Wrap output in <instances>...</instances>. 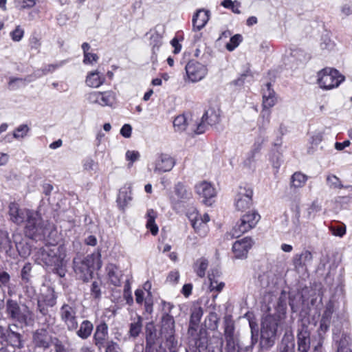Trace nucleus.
<instances>
[{"label": "nucleus", "instance_id": "f257e3e1", "mask_svg": "<svg viewBox=\"0 0 352 352\" xmlns=\"http://www.w3.org/2000/svg\"><path fill=\"white\" fill-rule=\"evenodd\" d=\"M10 220L17 224L25 223L24 232L30 239H42L45 235V225L41 214L28 208H20L17 204L9 205Z\"/></svg>", "mask_w": 352, "mask_h": 352}, {"label": "nucleus", "instance_id": "f03ea898", "mask_svg": "<svg viewBox=\"0 0 352 352\" xmlns=\"http://www.w3.org/2000/svg\"><path fill=\"white\" fill-rule=\"evenodd\" d=\"M100 257V254L98 252L88 255L83 259L74 258V269L77 278L83 282L89 281L92 278L94 270L102 267Z\"/></svg>", "mask_w": 352, "mask_h": 352}, {"label": "nucleus", "instance_id": "7ed1b4c3", "mask_svg": "<svg viewBox=\"0 0 352 352\" xmlns=\"http://www.w3.org/2000/svg\"><path fill=\"white\" fill-rule=\"evenodd\" d=\"M280 320V314H268L263 318L261 329V344L263 347L269 349L274 344Z\"/></svg>", "mask_w": 352, "mask_h": 352}, {"label": "nucleus", "instance_id": "20e7f679", "mask_svg": "<svg viewBox=\"0 0 352 352\" xmlns=\"http://www.w3.org/2000/svg\"><path fill=\"white\" fill-rule=\"evenodd\" d=\"M6 314L8 319L21 324H26L28 320L32 318V312L27 306L20 305L12 299H8L6 301Z\"/></svg>", "mask_w": 352, "mask_h": 352}, {"label": "nucleus", "instance_id": "39448f33", "mask_svg": "<svg viewBox=\"0 0 352 352\" xmlns=\"http://www.w3.org/2000/svg\"><path fill=\"white\" fill-rule=\"evenodd\" d=\"M318 82L323 89H332L338 87L344 80V77L333 68H324L318 74Z\"/></svg>", "mask_w": 352, "mask_h": 352}, {"label": "nucleus", "instance_id": "423d86ee", "mask_svg": "<svg viewBox=\"0 0 352 352\" xmlns=\"http://www.w3.org/2000/svg\"><path fill=\"white\" fill-rule=\"evenodd\" d=\"M260 215L255 211H249L243 214L232 230V236L239 237L256 226L260 220Z\"/></svg>", "mask_w": 352, "mask_h": 352}, {"label": "nucleus", "instance_id": "0eeeda50", "mask_svg": "<svg viewBox=\"0 0 352 352\" xmlns=\"http://www.w3.org/2000/svg\"><path fill=\"white\" fill-rule=\"evenodd\" d=\"M59 316L68 331L77 330V308L74 304H63L60 309Z\"/></svg>", "mask_w": 352, "mask_h": 352}, {"label": "nucleus", "instance_id": "6e6552de", "mask_svg": "<svg viewBox=\"0 0 352 352\" xmlns=\"http://www.w3.org/2000/svg\"><path fill=\"white\" fill-rule=\"evenodd\" d=\"M42 259L47 265L59 266L65 257L63 246H47L41 253Z\"/></svg>", "mask_w": 352, "mask_h": 352}, {"label": "nucleus", "instance_id": "1a4fd4ad", "mask_svg": "<svg viewBox=\"0 0 352 352\" xmlns=\"http://www.w3.org/2000/svg\"><path fill=\"white\" fill-rule=\"evenodd\" d=\"M185 70L186 76L191 82H197L201 80L208 74L207 67L194 60L188 62Z\"/></svg>", "mask_w": 352, "mask_h": 352}, {"label": "nucleus", "instance_id": "9d476101", "mask_svg": "<svg viewBox=\"0 0 352 352\" xmlns=\"http://www.w3.org/2000/svg\"><path fill=\"white\" fill-rule=\"evenodd\" d=\"M188 218L190 221L191 225L197 234L201 237H204L207 235L209 231L207 223L210 221L208 214H204L201 216L196 210H193L188 213Z\"/></svg>", "mask_w": 352, "mask_h": 352}, {"label": "nucleus", "instance_id": "9b49d317", "mask_svg": "<svg viewBox=\"0 0 352 352\" xmlns=\"http://www.w3.org/2000/svg\"><path fill=\"white\" fill-rule=\"evenodd\" d=\"M253 190L250 188H240L235 197L234 205L239 211L249 209L252 204Z\"/></svg>", "mask_w": 352, "mask_h": 352}, {"label": "nucleus", "instance_id": "f8f14e48", "mask_svg": "<svg viewBox=\"0 0 352 352\" xmlns=\"http://www.w3.org/2000/svg\"><path fill=\"white\" fill-rule=\"evenodd\" d=\"M90 103L98 104L100 106H112L116 102V94L112 91L91 92L87 97Z\"/></svg>", "mask_w": 352, "mask_h": 352}, {"label": "nucleus", "instance_id": "ddd939ff", "mask_svg": "<svg viewBox=\"0 0 352 352\" xmlns=\"http://www.w3.org/2000/svg\"><path fill=\"white\" fill-rule=\"evenodd\" d=\"M195 192L202 198L203 203L207 206H211L213 199L216 196L215 188L207 182H201L195 186Z\"/></svg>", "mask_w": 352, "mask_h": 352}, {"label": "nucleus", "instance_id": "4468645a", "mask_svg": "<svg viewBox=\"0 0 352 352\" xmlns=\"http://www.w3.org/2000/svg\"><path fill=\"white\" fill-rule=\"evenodd\" d=\"M154 172L162 173L170 171L175 165V159L167 153H159L154 162Z\"/></svg>", "mask_w": 352, "mask_h": 352}, {"label": "nucleus", "instance_id": "2eb2a0df", "mask_svg": "<svg viewBox=\"0 0 352 352\" xmlns=\"http://www.w3.org/2000/svg\"><path fill=\"white\" fill-rule=\"evenodd\" d=\"M253 244L252 239L250 237H245L236 241L232 245V252L236 258L243 259L247 257L249 250Z\"/></svg>", "mask_w": 352, "mask_h": 352}, {"label": "nucleus", "instance_id": "dca6fc26", "mask_svg": "<svg viewBox=\"0 0 352 352\" xmlns=\"http://www.w3.org/2000/svg\"><path fill=\"white\" fill-rule=\"evenodd\" d=\"M298 350L299 352H308L310 348V331L305 324H302L298 330Z\"/></svg>", "mask_w": 352, "mask_h": 352}, {"label": "nucleus", "instance_id": "f3484780", "mask_svg": "<svg viewBox=\"0 0 352 352\" xmlns=\"http://www.w3.org/2000/svg\"><path fill=\"white\" fill-rule=\"evenodd\" d=\"M53 342V338L45 329L36 330L33 334V342L36 347L48 349Z\"/></svg>", "mask_w": 352, "mask_h": 352}, {"label": "nucleus", "instance_id": "a211bd4d", "mask_svg": "<svg viewBox=\"0 0 352 352\" xmlns=\"http://www.w3.org/2000/svg\"><path fill=\"white\" fill-rule=\"evenodd\" d=\"M218 120L219 117L214 111H207L203 115L201 122L197 124L194 131L196 134H201L206 131L208 125H213Z\"/></svg>", "mask_w": 352, "mask_h": 352}, {"label": "nucleus", "instance_id": "6ab92c4d", "mask_svg": "<svg viewBox=\"0 0 352 352\" xmlns=\"http://www.w3.org/2000/svg\"><path fill=\"white\" fill-rule=\"evenodd\" d=\"M161 322V334L167 340H170L175 333V320L173 317L168 314H165L162 316Z\"/></svg>", "mask_w": 352, "mask_h": 352}, {"label": "nucleus", "instance_id": "aec40b11", "mask_svg": "<svg viewBox=\"0 0 352 352\" xmlns=\"http://www.w3.org/2000/svg\"><path fill=\"white\" fill-rule=\"evenodd\" d=\"M312 259L313 256L311 252L305 250L300 254H295L293 257L292 262L295 269L299 270L311 264Z\"/></svg>", "mask_w": 352, "mask_h": 352}, {"label": "nucleus", "instance_id": "412c9836", "mask_svg": "<svg viewBox=\"0 0 352 352\" xmlns=\"http://www.w3.org/2000/svg\"><path fill=\"white\" fill-rule=\"evenodd\" d=\"M108 336V327L105 322H101L97 325L94 335V342L98 349H101L104 344Z\"/></svg>", "mask_w": 352, "mask_h": 352}, {"label": "nucleus", "instance_id": "4be33fe9", "mask_svg": "<svg viewBox=\"0 0 352 352\" xmlns=\"http://www.w3.org/2000/svg\"><path fill=\"white\" fill-rule=\"evenodd\" d=\"M107 276L109 282L113 286L121 285L122 272L113 264H108L106 267Z\"/></svg>", "mask_w": 352, "mask_h": 352}, {"label": "nucleus", "instance_id": "5701e85b", "mask_svg": "<svg viewBox=\"0 0 352 352\" xmlns=\"http://www.w3.org/2000/svg\"><path fill=\"white\" fill-rule=\"evenodd\" d=\"M276 102V94L271 88V84L267 83L263 89V108L270 109L275 105Z\"/></svg>", "mask_w": 352, "mask_h": 352}, {"label": "nucleus", "instance_id": "b1692460", "mask_svg": "<svg viewBox=\"0 0 352 352\" xmlns=\"http://www.w3.org/2000/svg\"><path fill=\"white\" fill-rule=\"evenodd\" d=\"M209 20V11L199 10L192 17V26L195 30H201Z\"/></svg>", "mask_w": 352, "mask_h": 352}, {"label": "nucleus", "instance_id": "393cba45", "mask_svg": "<svg viewBox=\"0 0 352 352\" xmlns=\"http://www.w3.org/2000/svg\"><path fill=\"white\" fill-rule=\"evenodd\" d=\"M105 81V77L98 71L91 72L87 74L85 82L90 87L97 88Z\"/></svg>", "mask_w": 352, "mask_h": 352}, {"label": "nucleus", "instance_id": "a878e982", "mask_svg": "<svg viewBox=\"0 0 352 352\" xmlns=\"http://www.w3.org/2000/svg\"><path fill=\"white\" fill-rule=\"evenodd\" d=\"M157 214L153 209H148L146 214V227L150 230L153 236L157 235L158 233V226L155 223V219Z\"/></svg>", "mask_w": 352, "mask_h": 352}, {"label": "nucleus", "instance_id": "bb28decb", "mask_svg": "<svg viewBox=\"0 0 352 352\" xmlns=\"http://www.w3.org/2000/svg\"><path fill=\"white\" fill-rule=\"evenodd\" d=\"M294 337L292 333H286L279 346V352H294Z\"/></svg>", "mask_w": 352, "mask_h": 352}, {"label": "nucleus", "instance_id": "cd10ccee", "mask_svg": "<svg viewBox=\"0 0 352 352\" xmlns=\"http://www.w3.org/2000/svg\"><path fill=\"white\" fill-rule=\"evenodd\" d=\"M142 318L137 316L132 319L129 324V336L130 338H136L142 332Z\"/></svg>", "mask_w": 352, "mask_h": 352}, {"label": "nucleus", "instance_id": "c85d7f7f", "mask_svg": "<svg viewBox=\"0 0 352 352\" xmlns=\"http://www.w3.org/2000/svg\"><path fill=\"white\" fill-rule=\"evenodd\" d=\"M131 192L129 188H122L120 190L117 202L120 208L124 209L131 200Z\"/></svg>", "mask_w": 352, "mask_h": 352}, {"label": "nucleus", "instance_id": "c756f323", "mask_svg": "<svg viewBox=\"0 0 352 352\" xmlns=\"http://www.w3.org/2000/svg\"><path fill=\"white\" fill-rule=\"evenodd\" d=\"M93 329V324L86 320L82 322L79 329L76 331V334L82 339H87L91 336Z\"/></svg>", "mask_w": 352, "mask_h": 352}, {"label": "nucleus", "instance_id": "7c9ffc66", "mask_svg": "<svg viewBox=\"0 0 352 352\" xmlns=\"http://www.w3.org/2000/svg\"><path fill=\"white\" fill-rule=\"evenodd\" d=\"M7 340L10 343L8 346H13L14 349L15 348L21 349L23 347L21 336L18 333H16L12 330H9L7 334Z\"/></svg>", "mask_w": 352, "mask_h": 352}, {"label": "nucleus", "instance_id": "2f4dec72", "mask_svg": "<svg viewBox=\"0 0 352 352\" xmlns=\"http://www.w3.org/2000/svg\"><path fill=\"white\" fill-rule=\"evenodd\" d=\"M157 26L154 30L150 32V45L152 46L153 50H158L162 43V35L157 30Z\"/></svg>", "mask_w": 352, "mask_h": 352}, {"label": "nucleus", "instance_id": "473e14b6", "mask_svg": "<svg viewBox=\"0 0 352 352\" xmlns=\"http://www.w3.org/2000/svg\"><path fill=\"white\" fill-rule=\"evenodd\" d=\"M307 180V175L300 172H296L292 176L291 186L294 188H301L306 184Z\"/></svg>", "mask_w": 352, "mask_h": 352}, {"label": "nucleus", "instance_id": "72a5a7b5", "mask_svg": "<svg viewBox=\"0 0 352 352\" xmlns=\"http://www.w3.org/2000/svg\"><path fill=\"white\" fill-rule=\"evenodd\" d=\"M175 193L179 200L188 199L190 196V192L188 191L186 186L181 182H179L175 185Z\"/></svg>", "mask_w": 352, "mask_h": 352}, {"label": "nucleus", "instance_id": "f704fd0d", "mask_svg": "<svg viewBox=\"0 0 352 352\" xmlns=\"http://www.w3.org/2000/svg\"><path fill=\"white\" fill-rule=\"evenodd\" d=\"M208 266V262L206 258H201L195 263V272L198 276L203 278Z\"/></svg>", "mask_w": 352, "mask_h": 352}, {"label": "nucleus", "instance_id": "c9c22d12", "mask_svg": "<svg viewBox=\"0 0 352 352\" xmlns=\"http://www.w3.org/2000/svg\"><path fill=\"white\" fill-rule=\"evenodd\" d=\"M327 184L329 185V186L332 188H351L352 189L351 186H344L342 184L340 179L337 176H336L334 175H328L327 177Z\"/></svg>", "mask_w": 352, "mask_h": 352}, {"label": "nucleus", "instance_id": "e433bc0d", "mask_svg": "<svg viewBox=\"0 0 352 352\" xmlns=\"http://www.w3.org/2000/svg\"><path fill=\"white\" fill-rule=\"evenodd\" d=\"M156 338V333L154 324L148 323L146 326V343L154 344Z\"/></svg>", "mask_w": 352, "mask_h": 352}, {"label": "nucleus", "instance_id": "4c0bfd02", "mask_svg": "<svg viewBox=\"0 0 352 352\" xmlns=\"http://www.w3.org/2000/svg\"><path fill=\"white\" fill-rule=\"evenodd\" d=\"M101 285L102 282L100 280H94L91 285V296L95 299H100L101 298Z\"/></svg>", "mask_w": 352, "mask_h": 352}, {"label": "nucleus", "instance_id": "58836bf2", "mask_svg": "<svg viewBox=\"0 0 352 352\" xmlns=\"http://www.w3.org/2000/svg\"><path fill=\"white\" fill-rule=\"evenodd\" d=\"M173 126L176 131H182L185 130L187 126V120L185 116L179 115L177 116L173 121Z\"/></svg>", "mask_w": 352, "mask_h": 352}, {"label": "nucleus", "instance_id": "ea45409f", "mask_svg": "<svg viewBox=\"0 0 352 352\" xmlns=\"http://www.w3.org/2000/svg\"><path fill=\"white\" fill-rule=\"evenodd\" d=\"M203 315V310L201 307H195L192 309L190 315V324L197 325L199 322Z\"/></svg>", "mask_w": 352, "mask_h": 352}, {"label": "nucleus", "instance_id": "a19ab883", "mask_svg": "<svg viewBox=\"0 0 352 352\" xmlns=\"http://www.w3.org/2000/svg\"><path fill=\"white\" fill-rule=\"evenodd\" d=\"M243 38L241 34H235L230 38V41L226 44V49L230 52L233 51L236 47L239 46Z\"/></svg>", "mask_w": 352, "mask_h": 352}, {"label": "nucleus", "instance_id": "79ce46f5", "mask_svg": "<svg viewBox=\"0 0 352 352\" xmlns=\"http://www.w3.org/2000/svg\"><path fill=\"white\" fill-rule=\"evenodd\" d=\"M219 278H214L212 275H208V279L210 280V289L211 291H217L220 292L224 287L225 283L220 282L218 285H215V283L219 281Z\"/></svg>", "mask_w": 352, "mask_h": 352}, {"label": "nucleus", "instance_id": "37998d69", "mask_svg": "<svg viewBox=\"0 0 352 352\" xmlns=\"http://www.w3.org/2000/svg\"><path fill=\"white\" fill-rule=\"evenodd\" d=\"M24 35V30L21 26L18 25L10 32V36L14 41H20Z\"/></svg>", "mask_w": 352, "mask_h": 352}, {"label": "nucleus", "instance_id": "c03bdc74", "mask_svg": "<svg viewBox=\"0 0 352 352\" xmlns=\"http://www.w3.org/2000/svg\"><path fill=\"white\" fill-rule=\"evenodd\" d=\"M29 131V128L26 124L19 126L14 131L13 135L15 138H23L26 135Z\"/></svg>", "mask_w": 352, "mask_h": 352}, {"label": "nucleus", "instance_id": "a18cd8bd", "mask_svg": "<svg viewBox=\"0 0 352 352\" xmlns=\"http://www.w3.org/2000/svg\"><path fill=\"white\" fill-rule=\"evenodd\" d=\"M32 270V265L30 263H25L21 270V278L28 283L30 280V273Z\"/></svg>", "mask_w": 352, "mask_h": 352}, {"label": "nucleus", "instance_id": "49530a36", "mask_svg": "<svg viewBox=\"0 0 352 352\" xmlns=\"http://www.w3.org/2000/svg\"><path fill=\"white\" fill-rule=\"evenodd\" d=\"M16 3L21 9L30 8L35 6L34 0H16Z\"/></svg>", "mask_w": 352, "mask_h": 352}, {"label": "nucleus", "instance_id": "de8ad7c7", "mask_svg": "<svg viewBox=\"0 0 352 352\" xmlns=\"http://www.w3.org/2000/svg\"><path fill=\"white\" fill-rule=\"evenodd\" d=\"M140 157V153L138 151H127L126 153V159L128 161H130V166L132 165V164L137 161Z\"/></svg>", "mask_w": 352, "mask_h": 352}, {"label": "nucleus", "instance_id": "09e8293b", "mask_svg": "<svg viewBox=\"0 0 352 352\" xmlns=\"http://www.w3.org/2000/svg\"><path fill=\"white\" fill-rule=\"evenodd\" d=\"M120 351H121V349L120 347V345L117 342H116L113 340H111V341H109L107 342L105 352H120Z\"/></svg>", "mask_w": 352, "mask_h": 352}, {"label": "nucleus", "instance_id": "8fccbe9b", "mask_svg": "<svg viewBox=\"0 0 352 352\" xmlns=\"http://www.w3.org/2000/svg\"><path fill=\"white\" fill-rule=\"evenodd\" d=\"M98 60V56L96 54L88 53L84 54L83 63L85 64H93L94 63H96Z\"/></svg>", "mask_w": 352, "mask_h": 352}, {"label": "nucleus", "instance_id": "3c124183", "mask_svg": "<svg viewBox=\"0 0 352 352\" xmlns=\"http://www.w3.org/2000/svg\"><path fill=\"white\" fill-rule=\"evenodd\" d=\"M16 248L20 256L23 257H26L30 254V250L29 247L23 246L22 243H16Z\"/></svg>", "mask_w": 352, "mask_h": 352}, {"label": "nucleus", "instance_id": "603ef678", "mask_svg": "<svg viewBox=\"0 0 352 352\" xmlns=\"http://www.w3.org/2000/svg\"><path fill=\"white\" fill-rule=\"evenodd\" d=\"M52 344H54L55 352H66L65 346L58 338H53V342Z\"/></svg>", "mask_w": 352, "mask_h": 352}, {"label": "nucleus", "instance_id": "864d4df0", "mask_svg": "<svg viewBox=\"0 0 352 352\" xmlns=\"http://www.w3.org/2000/svg\"><path fill=\"white\" fill-rule=\"evenodd\" d=\"M332 234L340 237L343 236L346 234V228L344 226L331 227Z\"/></svg>", "mask_w": 352, "mask_h": 352}, {"label": "nucleus", "instance_id": "5fc2aeb1", "mask_svg": "<svg viewBox=\"0 0 352 352\" xmlns=\"http://www.w3.org/2000/svg\"><path fill=\"white\" fill-rule=\"evenodd\" d=\"M234 325L231 323H227L224 330L225 338H234Z\"/></svg>", "mask_w": 352, "mask_h": 352}, {"label": "nucleus", "instance_id": "6e6d98bb", "mask_svg": "<svg viewBox=\"0 0 352 352\" xmlns=\"http://www.w3.org/2000/svg\"><path fill=\"white\" fill-rule=\"evenodd\" d=\"M269 109H263L261 111V117L263 119V126L268 124L270 120V111L268 110Z\"/></svg>", "mask_w": 352, "mask_h": 352}, {"label": "nucleus", "instance_id": "4d7b16f0", "mask_svg": "<svg viewBox=\"0 0 352 352\" xmlns=\"http://www.w3.org/2000/svg\"><path fill=\"white\" fill-rule=\"evenodd\" d=\"M96 167L95 162L91 159L88 158L84 160L83 162V168L87 171H91L94 170Z\"/></svg>", "mask_w": 352, "mask_h": 352}, {"label": "nucleus", "instance_id": "13d9d810", "mask_svg": "<svg viewBox=\"0 0 352 352\" xmlns=\"http://www.w3.org/2000/svg\"><path fill=\"white\" fill-rule=\"evenodd\" d=\"M0 245L1 248L4 249L6 252L12 249V243L8 235H6L4 238L2 239V241H0Z\"/></svg>", "mask_w": 352, "mask_h": 352}, {"label": "nucleus", "instance_id": "bf43d9fd", "mask_svg": "<svg viewBox=\"0 0 352 352\" xmlns=\"http://www.w3.org/2000/svg\"><path fill=\"white\" fill-rule=\"evenodd\" d=\"M132 128L130 124H125L122 126L120 130V134L126 138H129L131 135Z\"/></svg>", "mask_w": 352, "mask_h": 352}, {"label": "nucleus", "instance_id": "052dcab7", "mask_svg": "<svg viewBox=\"0 0 352 352\" xmlns=\"http://www.w3.org/2000/svg\"><path fill=\"white\" fill-rule=\"evenodd\" d=\"M10 275L6 272H3L0 273V287H6L10 281Z\"/></svg>", "mask_w": 352, "mask_h": 352}, {"label": "nucleus", "instance_id": "680f3d73", "mask_svg": "<svg viewBox=\"0 0 352 352\" xmlns=\"http://www.w3.org/2000/svg\"><path fill=\"white\" fill-rule=\"evenodd\" d=\"M179 274L177 271H172L169 273L167 280L170 283H175L178 281Z\"/></svg>", "mask_w": 352, "mask_h": 352}, {"label": "nucleus", "instance_id": "e2e57ef3", "mask_svg": "<svg viewBox=\"0 0 352 352\" xmlns=\"http://www.w3.org/2000/svg\"><path fill=\"white\" fill-rule=\"evenodd\" d=\"M226 349L228 352H233L235 350V342L234 338H226Z\"/></svg>", "mask_w": 352, "mask_h": 352}, {"label": "nucleus", "instance_id": "0e129e2a", "mask_svg": "<svg viewBox=\"0 0 352 352\" xmlns=\"http://www.w3.org/2000/svg\"><path fill=\"white\" fill-rule=\"evenodd\" d=\"M342 16H347L352 14V8L348 4H345L340 9Z\"/></svg>", "mask_w": 352, "mask_h": 352}, {"label": "nucleus", "instance_id": "69168bd1", "mask_svg": "<svg viewBox=\"0 0 352 352\" xmlns=\"http://www.w3.org/2000/svg\"><path fill=\"white\" fill-rule=\"evenodd\" d=\"M135 301L138 304H142L144 301V292L142 289H137L135 292Z\"/></svg>", "mask_w": 352, "mask_h": 352}, {"label": "nucleus", "instance_id": "338daca9", "mask_svg": "<svg viewBox=\"0 0 352 352\" xmlns=\"http://www.w3.org/2000/svg\"><path fill=\"white\" fill-rule=\"evenodd\" d=\"M62 65H63V63H61L60 64H56V65H54V64L48 65L45 66V68L43 69V74H46L48 72H52L56 68L59 67Z\"/></svg>", "mask_w": 352, "mask_h": 352}, {"label": "nucleus", "instance_id": "774afa93", "mask_svg": "<svg viewBox=\"0 0 352 352\" xmlns=\"http://www.w3.org/2000/svg\"><path fill=\"white\" fill-rule=\"evenodd\" d=\"M350 144L351 143L349 140H345L343 142H336L335 144V148L338 151H342L344 148L349 146Z\"/></svg>", "mask_w": 352, "mask_h": 352}]
</instances>
